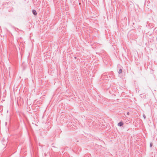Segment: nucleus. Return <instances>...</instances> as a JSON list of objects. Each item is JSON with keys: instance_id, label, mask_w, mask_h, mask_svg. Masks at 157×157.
<instances>
[{"instance_id": "1", "label": "nucleus", "mask_w": 157, "mask_h": 157, "mask_svg": "<svg viewBox=\"0 0 157 157\" xmlns=\"http://www.w3.org/2000/svg\"><path fill=\"white\" fill-rule=\"evenodd\" d=\"M123 124V122H121L118 124V125L119 126H121Z\"/></svg>"}, {"instance_id": "2", "label": "nucleus", "mask_w": 157, "mask_h": 157, "mask_svg": "<svg viewBox=\"0 0 157 157\" xmlns=\"http://www.w3.org/2000/svg\"><path fill=\"white\" fill-rule=\"evenodd\" d=\"M33 13L35 15H36L37 14L36 11L35 10H33L32 11Z\"/></svg>"}, {"instance_id": "3", "label": "nucleus", "mask_w": 157, "mask_h": 157, "mask_svg": "<svg viewBox=\"0 0 157 157\" xmlns=\"http://www.w3.org/2000/svg\"><path fill=\"white\" fill-rule=\"evenodd\" d=\"M122 72V70L121 69H120L118 73L119 74L121 73Z\"/></svg>"}, {"instance_id": "4", "label": "nucleus", "mask_w": 157, "mask_h": 157, "mask_svg": "<svg viewBox=\"0 0 157 157\" xmlns=\"http://www.w3.org/2000/svg\"><path fill=\"white\" fill-rule=\"evenodd\" d=\"M143 117H144V118H145V115H143Z\"/></svg>"}]
</instances>
